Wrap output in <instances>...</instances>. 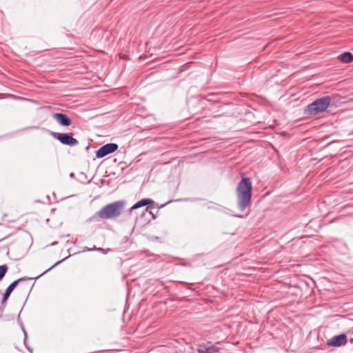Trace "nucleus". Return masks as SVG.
<instances>
[{"label":"nucleus","mask_w":353,"mask_h":353,"mask_svg":"<svg viewBox=\"0 0 353 353\" xmlns=\"http://www.w3.org/2000/svg\"><path fill=\"white\" fill-rule=\"evenodd\" d=\"M252 185L250 178L243 177L236 187L239 208L243 211L249 206L252 197Z\"/></svg>","instance_id":"nucleus-1"},{"label":"nucleus","mask_w":353,"mask_h":353,"mask_svg":"<svg viewBox=\"0 0 353 353\" xmlns=\"http://www.w3.org/2000/svg\"><path fill=\"white\" fill-rule=\"evenodd\" d=\"M125 202L124 201H117L105 205L99 212L96 216L101 219H113L119 216L125 208Z\"/></svg>","instance_id":"nucleus-2"},{"label":"nucleus","mask_w":353,"mask_h":353,"mask_svg":"<svg viewBox=\"0 0 353 353\" xmlns=\"http://www.w3.org/2000/svg\"><path fill=\"white\" fill-rule=\"evenodd\" d=\"M332 100V97L328 95L316 99L306 106L305 114L314 117L325 112L331 104Z\"/></svg>","instance_id":"nucleus-3"},{"label":"nucleus","mask_w":353,"mask_h":353,"mask_svg":"<svg viewBox=\"0 0 353 353\" xmlns=\"http://www.w3.org/2000/svg\"><path fill=\"white\" fill-rule=\"evenodd\" d=\"M50 134L63 145L74 146L79 143L76 139L72 137V136L68 133L50 132Z\"/></svg>","instance_id":"nucleus-4"},{"label":"nucleus","mask_w":353,"mask_h":353,"mask_svg":"<svg viewBox=\"0 0 353 353\" xmlns=\"http://www.w3.org/2000/svg\"><path fill=\"white\" fill-rule=\"evenodd\" d=\"M221 342L213 343L211 341L200 344L197 349V353H217L220 350Z\"/></svg>","instance_id":"nucleus-5"},{"label":"nucleus","mask_w":353,"mask_h":353,"mask_svg":"<svg viewBox=\"0 0 353 353\" xmlns=\"http://www.w3.org/2000/svg\"><path fill=\"white\" fill-rule=\"evenodd\" d=\"M118 149V145L116 143H107L101 147L96 152V157L97 158H103L108 154L114 152Z\"/></svg>","instance_id":"nucleus-6"},{"label":"nucleus","mask_w":353,"mask_h":353,"mask_svg":"<svg viewBox=\"0 0 353 353\" xmlns=\"http://www.w3.org/2000/svg\"><path fill=\"white\" fill-rule=\"evenodd\" d=\"M347 343V336L341 334L332 337L327 343L328 346L340 347Z\"/></svg>","instance_id":"nucleus-7"},{"label":"nucleus","mask_w":353,"mask_h":353,"mask_svg":"<svg viewBox=\"0 0 353 353\" xmlns=\"http://www.w3.org/2000/svg\"><path fill=\"white\" fill-rule=\"evenodd\" d=\"M30 279H32L31 278H27V277H22V278H20V279L14 281V282H12L7 288V289L5 291V293L3 294V299H2V303H4L8 300V299L10 296V295L11 294V293L12 292L14 289L17 287V285L19 284V283H20L21 281H23L30 280Z\"/></svg>","instance_id":"nucleus-8"},{"label":"nucleus","mask_w":353,"mask_h":353,"mask_svg":"<svg viewBox=\"0 0 353 353\" xmlns=\"http://www.w3.org/2000/svg\"><path fill=\"white\" fill-rule=\"evenodd\" d=\"M54 119L62 126H70L72 124L71 119L65 114L54 113L52 115Z\"/></svg>","instance_id":"nucleus-9"},{"label":"nucleus","mask_w":353,"mask_h":353,"mask_svg":"<svg viewBox=\"0 0 353 353\" xmlns=\"http://www.w3.org/2000/svg\"><path fill=\"white\" fill-rule=\"evenodd\" d=\"M154 203V201L150 199H143L138 202H137L130 209V210L132 211L133 210L138 209L139 208L152 204Z\"/></svg>","instance_id":"nucleus-10"},{"label":"nucleus","mask_w":353,"mask_h":353,"mask_svg":"<svg viewBox=\"0 0 353 353\" xmlns=\"http://www.w3.org/2000/svg\"><path fill=\"white\" fill-rule=\"evenodd\" d=\"M339 59L343 63H350L353 61V55L351 52H345L340 54Z\"/></svg>","instance_id":"nucleus-11"},{"label":"nucleus","mask_w":353,"mask_h":353,"mask_svg":"<svg viewBox=\"0 0 353 353\" xmlns=\"http://www.w3.org/2000/svg\"><path fill=\"white\" fill-rule=\"evenodd\" d=\"M8 270V267L6 265H0V281L3 279Z\"/></svg>","instance_id":"nucleus-12"},{"label":"nucleus","mask_w":353,"mask_h":353,"mask_svg":"<svg viewBox=\"0 0 353 353\" xmlns=\"http://www.w3.org/2000/svg\"><path fill=\"white\" fill-rule=\"evenodd\" d=\"M88 251H92V250H97V251H99L102 253H105V250L103 249V248H94L93 249H88Z\"/></svg>","instance_id":"nucleus-13"},{"label":"nucleus","mask_w":353,"mask_h":353,"mask_svg":"<svg viewBox=\"0 0 353 353\" xmlns=\"http://www.w3.org/2000/svg\"><path fill=\"white\" fill-rule=\"evenodd\" d=\"M67 259V258H65V259H64V260H65V259ZM63 261V260H61V261H58L57 263H56L54 265H52L51 268H50L48 270H47L46 271V272H48V270H51L52 268H54V267L55 265H57V264H59V263H61ZM44 273H45V272L43 273V274ZM41 275H42V274H41ZM39 276H40V275H39V276H37L36 278H38V277H39Z\"/></svg>","instance_id":"nucleus-14"},{"label":"nucleus","mask_w":353,"mask_h":353,"mask_svg":"<svg viewBox=\"0 0 353 353\" xmlns=\"http://www.w3.org/2000/svg\"><path fill=\"white\" fill-rule=\"evenodd\" d=\"M349 135H350V136H352V135H353V130H352V131H351V132L349 133Z\"/></svg>","instance_id":"nucleus-15"}]
</instances>
